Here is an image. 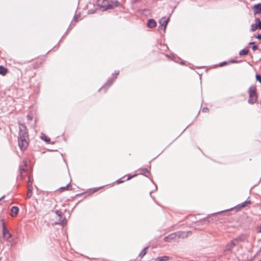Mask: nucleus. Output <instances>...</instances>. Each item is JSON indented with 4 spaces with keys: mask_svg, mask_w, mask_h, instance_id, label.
I'll list each match as a JSON object with an SVG mask.
<instances>
[{
    "mask_svg": "<svg viewBox=\"0 0 261 261\" xmlns=\"http://www.w3.org/2000/svg\"><path fill=\"white\" fill-rule=\"evenodd\" d=\"M248 93L249 95L248 102L249 104L253 105L257 100V90L255 87L251 86L248 89Z\"/></svg>",
    "mask_w": 261,
    "mask_h": 261,
    "instance_id": "obj_1",
    "label": "nucleus"
},
{
    "mask_svg": "<svg viewBox=\"0 0 261 261\" xmlns=\"http://www.w3.org/2000/svg\"><path fill=\"white\" fill-rule=\"evenodd\" d=\"M29 144V137L27 136L18 137V145L21 150L25 149Z\"/></svg>",
    "mask_w": 261,
    "mask_h": 261,
    "instance_id": "obj_2",
    "label": "nucleus"
},
{
    "mask_svg": "<svg viewBox=\"0 0 261 261\" xmlns=\"http://www.w3.org/2000/svg\"><path fill=\"white\" fill-rule=\"evenodd\" d=\"M3 227V237L6 240H9L12 237L11 234L6 227V223L4 220H1Z\"/></svg>",
    "mask_w": 261,
    "mask_h": 261,
    "instance_id": "obj_3",
    "label": "nucleus"
},
{
    "mask_svg": "<svg viewBox=\"0 0 261 261\" xmlns=\"http://www.w3.org/2000/svg\"><path fill=\"white\" fill-rule=\"evenodd\" d=\"M23 165H22L21 166H20V169H19V170H20V178L21 179H23V178L25 175L29 174L28 171L27 169H26L27 164V159L24 160L23 161Z\"/></svg>",
    "mask_w": 261,
    "mask_h": 261,
    "instance_id": "obj_4",
    "label": "nucleus"
},
{
    "mask_svg": "<svg viewBox=\"0 0 261 261\" xmlns=\"http://www.w3.org/2000/svg\"><path fill=\"white\" fill-rule=\"evenodd\" d=\"M240 239H235L231 240L229 243H228L225 246V250L226 251H230L231 250L234 246H236L237 244L239 243Z\"/></svg>",
    "mask_w": 261,
    "mask_h": 261,
    "instance_id": "obj_5",
    "label": "nucleus"
},
{
    "mask_svg": "<svg viewBox=\"0 0 261 261\" xmlns=\"http://www.w3.org/2000/svg\"><path fill=\"white\" fill-rule=\"evenodd\" d=\"M255 24H252L251 25L250 30L252 32H254L257 29L261 30V21L259 19L257 18H255Z\"/></svg>",
    "mask_w": 261,
    "mask_h": 261,
    "instance_id": "obj_6",
    "label": "nucleus"
},
{
    "mask_svg": "<svg viewBox=\"0 0 261 261\" xmlns=\"http://www.w3.org/2000/svg\"><path fill=\"white\" fill-rule=\"evenodd\" d=\"M19 137L27 136V137H29L27 128L24 124H21L19 125Z\"/></svg>",
    "mask_w": 261,
    "mask_h": 261,
    "instance_id": "obj_7",
    "label": "nucleus"
},
{
    "mask_svg": "<svg viewBox=\"0 0 261 261\" xmlns=\"http://www.w3.org/2000/svg\"><path fill=\"white\" fill-rule=\"evenodd\" d=\"M177 239V232H174L170 234L167 237L164 238V240L166 242H172V241L176 240Z\"/></svg>",
    "mask_w": 261,
    "mask_h": 261,
    "instance_id": "obj_8",
    "label": "nucleus"
},
{
    "mask_svg": "<svg viewBox=\"0 0 261 261\" xmlns=\"http://www.w3.org/2000/svg\"><path fill=\"white\" fill-rule=\"evenodd\" d=\"M177 239H184L187 238L189 235L191 234V232L188 231H177Z\"/></svg>",
    "mask_w": 261,
    "mask_h": 261,
    "instance_id": "obj_9",
    "label": "nucleus"
},
{
    "mask_svg": "<svg viewBox=\"0 0 261 261\" xmlns=\"http://www.w3.org/2000/svg\"><path fill=\"white\" fill-rule=\"evenodd\" d=\"M253 10L254 14L255 15L261 13V4H256L253 6Z\"/></svg>",
    "mask_w": 261,
    "mask_h": 261,
    "instance_id": "obj_10",
    "label": "nucleus"
},
{
    "mask_svg": "<svg viewBox=\"0 0 261 261\" xmlns=\"http://www.w3.org/2000/svg\"><path fill=\"white\" fill-rule=\"evenodd\" d=\"M19 212V208L17 206H12L11 209L10 216L12 217H15Z\"/></svg>",
    "mask_w": 261,
    "mask_h": 261,
    "instance_id": "obj_11",
    "label": "nucleus"
},
{
    "mask_svg": "<svg viewBox=\"0 0 261 261\" xmlns=\"http://www.w3.org/2000/svg\"><path fill=\"white\" fill-rule=\"evenodd\" d=\"M156 26V21L153 19H150L148 20L147 27L149 28H154Z\"/></svg>",
    "mask_w": 261,
    "mask_h": 261,
    "instance_id": "obj_12",
    "label": "nucleus"
},
{
    "mask_svg": "<svg viewBox=\"0 0 261 261\" xmlns=\"http://www.w3.org/2000/svg\"><path fill=\"white\" fill-rule=\"evenodd\" d=\"M169 18H162L160 20V23L162 26H164V30L165 31L166 27L168 23Z\"/></svg>",
    "mask_w": 261,
    "mask_h": 261,
    "instance_id": "obj_13",
    "label": "nucleus"
},
{
    "mask_svg": "<svg viewBox=\"0 0 261 261\" xmlns=\"http://www.w3.org/2000/svg\"><path fill=\"white\" fill-rule=\"evenodd\" d=\"M42 63V60H36L33 63V64H32L33 67L34 68H37L40 66V65H41Z\"/></svg>",
    "mask_w": 261,
    "mask_h": 261,
    "instance_id": "obj_14",
    "label": "nucleus"
},
{
    "mask_svg": "<svg viewBox=\"0 0 261 261\" xmlns=\"http://www.w3.org/2000/svg\"><path fill=\"white\" fill-rule=\"evenodd\" d=\"M104 186L97 187V188H94L92 189H91L89 190L88 192L89 193V194H92L95 192H97L99 190L102 189Z\"/></svg>",
    "mask_w": 261,
    "mask_h": 261,
    "instance_id": "obj_15",
    "label": "nucleus"
},
{
    "mask_svg": "<svg viewBox=\"0 0 261 261\" xmlns=\"http://www.w3.org/2000/svg\"><path fill=\"white\" fill-rule=\"evenodd\" d=\"M102 6L106 8H109L111 6V4L109 0H103Z\"/></svg>",
    "mask_w": 261,
    "mask_h": 261,
    "instance_id": "obj_16",
    "label": "nucleus"
},
{
    "mask_svg": "<svg viewBox=\"0 0 261 261\" xmlns=\"http://www.w3.org/2000/svg\"><path fill=\"white\" fill-rule=\"evenodd\" d=\"M8 72L7 68L4 67L3 66H0V74L4 76L7 74Z\"/></svg>",
    "mask_w": 261,
    "mask_h": 261,
    "instance_id": "obj_17",
    "label": "nucleus"
},
{
    "mask_svg": "<svg viewBox=\"0 0 261 261\" xmlns=\"http://www.w3.org/2000/svg\"><path fill=\"white\" fill-rule=\"evenodd\" d=\"M71 190V186L69 184H68L65 187H61L59 190L61 192H63L64 191L70 190Z\"/></svg>",
    "mask_w": 261,
    "mask_h": 261,
    "instance_id": "obj_18",
    "label": "nucleus"
},
{
    "mask_svg": "<svg viewBox=\"0 0 261 261\" xmlns=\"http://www.w3.org/2000/svg\"><path fill=\"white\" fill-rule=\"evenodd\" d=\"M28 191L27 193V196L28 198H30L32 196V186H28Z\"/></svg>",
    "mask_w": 261,
    "mask_h": 261,
    "instance_id": "obj_19",
    "label": "nucleus"
},
{
    "mask_svg": "<svg viewBox=\"0 0 261 261\" xmlns=\"http://www.w3.org/2000/svg\"><path fill=\"white\" fill-rule=\"evenodd\" d=\"M249 49L247 48H244L240 51L239 55L241 56L246 55L248 54Z\"/></svg>",
    "mask_w": 261,
    "mask_h": 261,
    "instance_id": "obj_20",
    "label": "nucleus"
},
{
    "mask_svg": "<svg viewBox=\"0 0 261 261\" xmlns=\"http://www.w3.org/2000/svg\"><path fill=\"white\" fill-rule=\"evenodd\" d=\"M148 247L144 248L140 253L139 256L142 258L147 253V250Z\"/></svg>",
    "mask_w": 261,
    "mask_h": 261,
    "instance_id": "obj_21",
    "label": "nucleus"
},
{
    "mask_svg": "<svg viewBox=\"0 0 261 261\" xmlns=\"http://www.w3.org/2000/svg\"><path fill=\"white\" fill-rule=\"evenodd\" d=\"M169 259V257L167 256H164L162 257H159L156 258V260L158 261H167Z\"/></svg>",
    "mask_w": 261,
    "mask_h": 261,
    "instance_id": "obj_22",
    "label": "nucleus"
},
{
    "mask_svg": "<svg viewBox=\"0 0 261 261\" xmlns=\"http://www.w3.org/2000/svg\"><path fill=\"white\" fill-rule=\"evenodd\" d=\"M41 138H42V140H43L44 141H45L47 143H49L50 142V138L49 137H48L47 136H46L45 135H43L41 136Z\"/></svg>",
    "mask_w": 261,
    "mask_h": 261,
    "instance_id": "obj_23",
    "label": "nucleus"
},
{
    "mask_svg": "<svg viewBox=\"0 0 261 261\" xmlns=\"http://www.w3.org/2000/svg\"><path fill=\"white\" fill-rule=\"evenodd\" d=\"M113 80L111 82L109 83V81L108 83H107L105 86H104L101 89H104L106 91L107 90V89L111 86V85L113 83Z\"/></svg>",
    "mask_w": 261,
    "mask_h": 261,
    "instance_id": "obj_24",
    "label": "nucleus"
},
{
    "mask_svg": "<svg viewBox=\"0 0 261 261\" xmlns=\"http://www.w3.org/2000/svg\"><path fill=\"white\" fill-rule=\"evenodd\" d=\"M29 176V186H32L33 181V178L32 175L28 174Z\"/></svg>",
    "mask_w": 261,
    "mask_h": 261,
    "instance_id": "obj_25",
    "label": "nucleus"
},
{
    "mask_svg": "<svg viewBox=\"0 0 261 261\" xmlns=\"http://www.w3.org/2000/svg\"><path fill=\"white\" fill-rule=\"evenodd\" d=\"M256 79L257 81H258L259 82H260L261 83V75H260L259 74H257L256 75Z\"/></svg>",
    "mask_w": 261,
    "mask_h": 261,
    "instance_id": "obj_26",
    "label": "nucleus"
},
{
    "mask_svg": "<svg viewBox=\"0 0 261 261\" xmlns=\"http://www.w3.org/2000/svg\"><path fill=\"white\" fill-rule=\"evenodd\" d=\"M228 64V63L227 62H222L220 64H219V66L220 67H222L223 66H225V65H227Z\"/></svg>",
    "mask_w": 261,
    "mask_h": 261,
    "instance_id": "obj_27",
    "label": "nucleus"
},
{
    "mask_svg": "<svg viewBox=\"0 0 261 261\" xmlns=\"http://www.w3.org/2000/svg\"><path fill=\"white\" fill-rule=\"evenodd\" d=\"M99 0H91V1H93V3L94 5H98V2Z\"/></svg>",
    "mask_w": 261,
    "mask_h": 261,
    "instance_id": "obj_28",
    "label": "nucleus"
},
{
    "mask_svg": "<svg viewBox=\"0 0 261 261\" xmlns=\"http://www.w3.org/2000/svg\"><path fill=\"white\" fill-rule=\"evenodd\" d=\"M136 175V174L134 175L133 176L128 175L127 178L126 179V180H129L130 179H131L133 177L135 176Z\"/></svg>",
    "mask_w": 261,
    "mask_h": 261,
    "instance_id": "obj_29",
    "label": "nucleus"
},
{
    "mask_svg": "<svg viewBox=\"0 0 261 261\" xmlns=\"http://www.w3.org/2000/svg\"><path fill=\"white\" fill-rule=\"evenodd\" d=\"M256 38L259 39V40H260L261 39V33L257 35L256 36Z\"/></svg>",
    "mask_w": 261,
    "mask_h": 261,
    "instance_id": "obj_30",
    "label": "nucleus"
},
{
    "mask_svg": "<svg viewBox=\"0 0 261 261\" xmlns=\"http://www.w3.org/2000/svg\"><path fill=\"white\" fill-rule=\"evenodd\" d=\"M123 182V180H121V179H118L117 180L116 182L117 184H121V183H122Z\"/></svg>",
    "mask_w": 261,
    "mask_h": 261,
    "instance_id": "obj_31",
    "label": "nucleus"
},
{
    "mask_svg": "<svg viewBox=\"0 0 261 261\" xmlns=\"http://www.w3.org/2000/svg\"><path fill=\"white\" fill-rule=\"evenodd\" d=\"M202 111L204 112H208V109L206 108H203L202 109Z\"/></svg>",
    "mask_w": 261,
    "mask_h": 261,
    "instance_id": "obj_32",
    "label": "nucleus"
},
{
    "mask_svg": "<svg viewBox=\"0 0 261 261\" xmlns=\"http://www.w3.org/2000/svg\"><path fill=\"white\" fill-rule=\"evenodd\" d=\"M248 203H249V202H245V203H244V204L241 206V207H244L246 206L247 205V204H248Z\"/></svg>",
    "mask_w": 261,
    "mask_h": 261,
    "instance_id": "obj_33",
    "label": "nucleus"
},
{
    "mask_svg": "<svg viewBox=\"0 0 261 261\" xmlns=\"http://www.w3.org/2000/svg\"><path fill=\"white\" fill-rule=\"evenodd\" d=\"M252 49H253V50H255L257 49V46H254L252 47Z\"/></svg>",
    "mask_w": 261,
    "mask_h": 261,
    "instance_id": "obj_34",
    "label": "nucleus"
},
{
    "mask_svg": "<svg viewBox=\"0 0 261 261\" xmlns=\"http://www.w3.org/2000/svg\"><path fill=\"white\" fill-rule=\"evenodd\" d=\"M4 198V196H2L0 197V200Z\"/></svg>",
    "mask_w": 261,
    "mask_h": 261,
    "instance_id": "obj_35",
    "label": "nucleus"
},
{
    "mask_svg": "<svg viewBox=\"0 0 261 261\" xmlns=\"http://www.w3.org/2000/svg\"><path fill=\"white\" fill-rule=\"evenodd\" d=\"M60 158L61 160H62V156H60Z\"/></svg>",
    "mask_w": 261,
    "mask_h": 261,
    "instance_id": "obj_36",
    "label": "nucleus"
},
{
    "mask_svg": "<svg viewBox=\"0 0 261 261\" xmlns=\"http://www.w3.org/2000/svg\"><path fill=\"white\" fill-rule=\"evenodd\" d=\"M254 42H251L250 44H254Z\"/></svg>",
    "mask_w": 261,
    "mask_h": 261,
    "instance_id": "obj_37",
    "label": "nucleus"
},
{
    "mask_svg": "<svg viewBox=\"0 0 261 261\" xmlns=\"http://www.w3.org/2000/svg\"><path fill=\"white\" fill-rule=\"evenodd\" d=\"M259 261H261V260H259Z\"/></svg>",
    "mask_w": 261,
    "mask_h": 261,
    "instance_id": "obj_38",
    "label": "nucleus"
}]
</instances>
